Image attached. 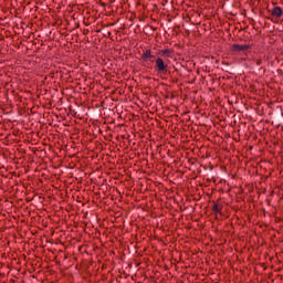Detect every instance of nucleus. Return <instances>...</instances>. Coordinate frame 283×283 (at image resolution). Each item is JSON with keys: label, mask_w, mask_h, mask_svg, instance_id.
<instances>
[{"label": "nucleus", "mask_w": 283, "mask_h": 283, "mask_svg": "<svg viewBox=\"0 0 283 283\" xmlns=\"http://www.w3.org/2000/svg\"><path fill=\"white\" fill-rule=\"evenodd\" d=\"M160 54L163 55V56H168V59H171V51H169V50H161L160 51Z\"/></svg>", "instance_id": "5"}, {"label": "nucleus", "mask_w": 283, "mask_h": 283, "mask_svg": "<svg viewBox=\"0 0 283 283\" xmlns=\"http://www.w3.org/2000/svg\"><path fill=\"white\" fill-rule=\"evenodd\" d=\"M156 63V71L159 74H167V64L165 63V60H163V57H157L155 60Z\"/></svg>", "instance_id": "1"}, {"label": "nucleus", "mask_w": 283, "mask_h": 283, "mask_svg": "<svg viewBox=\"0 0 283 283\" xmlns=\"http://www.w3.org/2000/svg\"><path fill=\"white\" fill-rule=\"evenodd\" d=\"M213 213H220L222 211V206L214 203L212 207Z\"/></svg>", "instance_id": "4"}, {"label": "nucleus", "mask_w": 283, "mask_h": 283, "mask_svg": "<svg viewBox=\"0 0 283 283\" xmlns=\"http://www.w3.org/2000/svg\"><path fill=\"white\" fill-rule=\"evenodd\" d=\"M142 59H143V61H145V62L151 61V59H154V54H151V50H146V51L142 54Z\"/></svg>", "instance_id": "2"}, {"label": "nucleus", "mask_w": 283, "mask_h": 283, "mask_svg": "<svg viewBox=\"0 0 283 283\" xmlns=\"http://www.w3.org/2000/svg\"><path fill=\"white\" fill-rule=\"evenodd\" d=\"M283 12H282V8L280 7H274L272 10V17H275L276 19H280V17H282Z\"/></svg>", "instance_id": "3"}, {"label": "nucleus", "mask_w": 283, "mask_h": 283, "mask_svg": "<svg viewBox=\"0 0 283 283\" xmlns=\"http://www.w3.org/2000/svg\"><path fill=\"white\" fill-rule=\"evenodd\" d=\"M238 50H247V46H244V45H239V46H238Z\"/></svg>", "instance_id": "6"}]
</instances>
